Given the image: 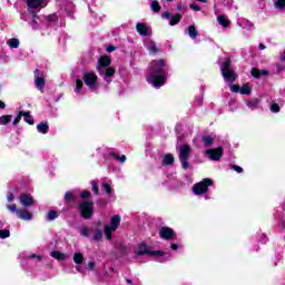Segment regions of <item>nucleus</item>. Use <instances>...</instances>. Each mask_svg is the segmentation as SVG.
Segmentation results:
<instances>
[{
  "instance_id": "1",
  "label": "nucleus",
  "mask_w": 285,
  "mask_h": 285,
  "mask_svg": "<svg viewBox=\"0 0 285 285\" xmlns=\"http://www.w3.org/2000/svg\"><path fill=\"white\" fill-rule=\"evenodd\" d=\"M168 75V63L164 59L154 60L149 63V72L147 75L148 83L154 88H161L166 83Z\"/></svg>"
},
{
  "instance_id": "2",
  "label": "nucleus",
  "mask_w": 285,
  "mask_h": 285,
  "mask_svg": "<svg viewBox=\"0 0 285 285\" xmlns=\"http://www.w3.org/2000/svg\"><path fill=\"white\" fill-rule=\"evenodd\" d=\"M110 63H112V60L108 56H101L97 63V70L107 83L112 81V77L116 72L115 68L110 67Z\"/></svg>"
},
{
  "instance_id": "3",
  "label": "nucleus",
  "mask_w": 285,
  "mask_h": 285,
  "mask_svg": "<svg viewBox=\"0 0 285 285\" xmlns=\"http://www.w3.org/2000/svg\"><path fill=\"white\" fill-rule=\"evenodd\" d=\"M178 151V159L181 164V168L184 170H188L190 168V163L188 160L190 159V154L193 153V148H190V145H180L177 148Z\"/></svg>"
},
{
  "instance_id": "4",
  "label": "nucleus",
  "mask_w": 285,
  "mask_h": 285,
  "mask_svg": "<svg viewBox=\"0 0 285 285\" xmlns=\"http://www.w3.org/2000/svg\"><path fill=\"white\" fill-rule=\"evenodd\" d=\"M220 72L225 81H228L229 83H233V81L237 79V73H235L233 68H230V58H226V60L220 65Z\"/></svg>"
},
{
  "instance_id": "5",
  "label": "nucleus",
  "mask_w": 285,
  "mask_h": 285,
  "mask_svg": "<svg viewBox=\"0 0 285 285\" xmlns=\"http://www.w3.org/2000/svg\"><path fill=\"white\" fill-rule=\"evenodd\" d=\"M119 224H121V217L119 215H115L111 217L110 225L105 226V236L108 240L112 239V233L119 228Z\"/></svg>"
},
{
  "instance_id": "6",
  "label": "nucleus",
  "mask_w": 285,
  "mask_h": 285,
  "mask_svg": "<svg viewBox=\"0 0 285 285\" xmlns=\"http://www.w3.org/2000/svg\"><path fill=\"white\" fill-rule=\"evenodd\" d=\"M136 255L141 256L146 255L147 257H164V252L161 250H150L145 243H141L137 246L135 250Z\"/></svg>"
},
{
  "instance_id": "7",
  "label": "nucleus",
  "mask_w": 285,
  "mask_h": 285,
  "mask_svg": "<svg viewBox=\"0 0 285 285\" xmlns=\"http://www.w3.org/2000/svg\"><path fill=\"white\" fill-rule=\"evenodd\" d=\"M7 208L10 213H14L18 219H22L23 222H30L32 219V214L28 209H18L16 204L7 205Z\"/></svg>"
},
{
  "instance_id": "8",
  "label": "nucleus",
  "mask_w": 285,
  "mask_h": 285,
  "mask_svg": "<svg viewBox=\"0 0 285 285\" xmlns=\"http://www.w3.org/2000/svg\"><path fill=\"white\" fill-rule=\"evenodd\" d=\"M209 186H213V179L204 178L202 181L193 186V191L196 195H205V193H208Z\"/></svg>"
},
{
  "instance_id": "9",
  "label": "nucleus",
  "mask_w": 285,
  "mask_h": 285,
  "mask_svg": "<svg viewBox=\"0 0 285 285\" xmlns=\"http://www.w3.org/2000/svg\"><path fill=\"white\" fill-rule=\"evenodd\" d=\"M97 79L98 77L95 72H86L82 77V80L89 90H97V88H99V82Z\"/></svg>"
},
{
  "instance_id": "10",
  "label": "nucleus",
  "mask_w": 285,
  "mask_h": 285,
  "mask_svg": "<svg viewBox=\"0 0 285 285\" xmlns=\"http://www.w3.org/2000/svg\"><path fill=\"white\" fill-rule=\"evenodd\" d=\"M94 204L92 202H82L80 205H79V210L83 217V219H90V217H92L94 213H95V209H94Z\"/></svg>"
},
{
  "instance_id": "11",
  "label": "nucleus",
  "mask_w": 285,
  "mask_h": 285,
  "mask_svg": "<svg viewBox=\"0 0 285 285\" xmlns=\"http://www.w3.org/2000/svg\"><path fill=\"white\" fill-rule=\"evenodd\" d=\"M205 155H207L212 161H219L224 155V148L217 147L214 149H207Z\"/></svg>"
},
{
  "instance_id": "12",
  "label": "nucleus",
  "mask_w": 285,
  "mask_h": 285,
  "mask_svg": "<svg viewBox=\"0 0 285 285\" xmlns=\"http://www.w3.org/2000/svg\"><path fill=\"white\" fill-rule=\"evenodd\" d=\"M27 6L30 10H41V8H46L48 3H46V0H27Z\"/></svg>"
},
{
  "instance_id": "13",
  "label": "nucleus",
  "mask_w": 285,
  "mask_h": 285,
  "mask_svg": "<svg viewBox=\"0 0 285 285\" xmlns=\"http://www.w3.org/2000/svg\"><path fill=\"white\" fill-rule=\"evenodd\" d=\"M159 235L161 239H175V230L169 227H161L159 229Z\"/></svg>"
},
{
  "instance_id": "14",
  "label": "nucleus",
  "mask_w": 285,
  "mask_h": 285,
  "mask_svg": "<svg viewBox=\"0 0 285 285\" xmlns=\"http://www.w3.org/2000/svg\"><path fill=\"white\" fill-rule=\"evenodd\" d=\"M19 200H20V204H22L24 206V208L35 206V199L32 198V196H30L28 194L20 195Z\"/></svg>"
},
{
  "instance_id": "15",
  "label": "nucleus",
  "mask_w": 285,
  "mask_h": 285,
  "mask_svg": "<svg viewBox=\"0 0 285 285\" xmlns=\"http://www.w3.org/2000/svg\"><path fill=\"white\" fill-rule=\"evenodd\" d=\"M136 29L138 35H140L141 37H148L150 35V29H148V26H146V23L144 22H138L136 24Z\"/></svg>"
},
{
  "instance_id": "16",
  "label": "nucleus",
  "mask_w": 285,
  "mask_h": 285,
  "mask_svg": "<svg viewBox=\"0 0 285 285\" xmlns=\"http://www.w3.org/2000/svg\"><path fill=\"white\" fill-rule=\"evenodd\" d=\"M39 72V70H36V73ZM35 86L40 90V92H43V88L46 87V79L43 77L36 75L35 76Z\"/></svg>"
},
{
  "instance_id": "17",
  "label": "nucleus",
  "mask_w": 285,
  "mask_h": 285,
  "mask_svg": "<svg viewBox=\"0 0 285 285\" xmlns=\"http://www.w3.org/2000/svg\"><path fill=\"white\" fill-rule=\"evenodd\" d=\"M250 75L255 79H259V77H267L268 70H266V69L259 70V69L254 68V69H252Z\"/></svg>"
},
{
  "instance_id": "18",
  "label": "nucleus",
  "mask_w": 285,
  "mask_h": 285,
  "mask_svg": "<svg viewBox=\"0 0 285 285\" xmlns=\"http://www.w3.org/2000/svg\"><path fill=\"white\" fill-rule=\"evenodd\" d=\"M145 47L147 48V50H149V52H154V53L159 52V49L157 48V43H155V41L153 40H147L145 42Z\"/></svg>"
},
{
  "instance_id": "19",
  "label": "nucleus",
  "mask_w": 285,
  "mask_h": 285,
  "mask_svg": "<svg viewBox=\"0 0 285 285\" xmlns=\"http://www.w3.org/2000/svg\"><path fill=\"white\" fill-rule=\"evenodd\" d=\"M91 233H94L92 239L95 242H101V239H104V232L99 228H91Z\"/></svg>"
},
{
  "instance_id": "20",
  "label": "nucleus",
  "mask_w": 285,
  "mask_h": 285,
  "mask_svg": "<svg viewBox=\"0 0 285 285\" xmlns=\"http://www.w3.org/2000/svg\"><path fill=\"white\" fill-rule=\"evenodd\" d=\"M175 164V156L173 154H167L163 158L164 166H173Z\"/></svg>"
},
{
  "instance_id": "21",
  "label": "nucleus",
  "mask_w": 285,
  "mask_h": 285,
  "mask_svg": "<svg viewBox=\"0 0 285 285\" xmlns=\"http://www.w3.org/2000/svg\"><path fill=\"white\" fill-rule=\"evenodd\" d=\"M42 257L37 254H31L27 256V264H37L38 262H41Z\"/></svg>"
},
{
  "instance_id": "22",
  "label": "nucleus",
  "mask_w": 285,
  "mask_h": 285,
  "mask_svg": "<svg viewBox=\"0 0 285 285\" xmlns=\"http://www.w3.org/2000/svg\"><path fill=\"white\" fill-rule=\"evenodd\" d=\"M50 255L53 257V259H58L59 262H63V259H67L66 254L59 250H53L50 253Z\"/></svg>"
},
{
  "instance_id": "23",
  "label": "nucleus",
  "mask_w": 285,
  "mask_h": 285,
  "mask_svg": "<svg viewBox=\"0 0 285 285\" xmlns=\"http://www.w3.org/2000/svg\"><path fill=\"white\" fill-rule=\"evenodd\" d=\"M20 115L24 117V121L30 126H35V119L30 116V111H20Z\"/></svg>"
},
{
  "instance_id": "24",
  "label": "nucleus",
  "mask_w": 285,
  "mask_h": 285,
  "mask_svg": "<svg viewBox=\"0 0 285 285\" xmlns=\"http://www.w3.org/2000/svg\"><path fill=\"white\" fill-rule=\"evenodd\" d=\"M217 22L219 23V26H223V28H228V26H230V21L224 16H218Z\"/></svg>"
},
{
  "instance_id": "25",
  "label": "nucleus",
  "mask_w": 285,
  "mask_h": 285,
  "mask_svg": "<svg viewBox=\"0 0 285 285\" xmlns=\"http://www.w3.org/2000/svg\"><path fill=\"white\" fill-rule=\"evenodd\" d=\"M187 32H188L190 39H197L198 32H197V28H195V24L189 26L187 29Z\"/></svg>"
},
{
  "instance_id": "26",
  "label": "nucleus",
  "mask_w": 285,
  "mask_h": 285,
  "mask_svg": "<svg viewBox=\"0 0 285 285\" xmlns=\"http://www.w3.org/2000/svg\"><path fill=\"white\" fill-rule=\"evenodd\" d=\"M48 129H49L48 124L41 122V124L37 125V130H38V132H41V135H47Z\"/></svg>"
},
{
  "instance_id": "27",
  "label": "nucleus",
  "mask_w": 285,
  "mask_h": 285,
  "mask_svg": "<svg viewBox=\"0 0 285 285\" xmlns=\"http://www.w3.org/2000/svg\"><path fill=\"white\" fill-rule=\"evenodd\" d=\"M73 262H75V264H77L78 266H81V264H83V254H81V253H75V254H73Z\"/></svg>"
},
{
  "instance_id": "28",
  "label": "nucleus",
  "mask_w": 285,
  "mask_h": 285,
  "mask_svg": "<svg viewBox=\"0 0 285 285\" xmlns=\"http://www.w3.org/2000/svg\"><path fill=\"white\" fill-rule=\"evenodd\" d=\"M203 142H204V146H205L206 148H210V146H212L213 144H215V139H214L213 137H210V136H204V137H203Z\"/></svg>"
},
{
  "instance_id": "29",
  "label": "nucleus",
  "mask_w": 285,
  "mask_h": 285,
  "mask_svg": "<svg viewBox=\"0 0 285 285\" xmlns=\"http://www.w3.org/2000/svg\"><path fill=\"white\" fill-rule=\"evenodd\" d=\"M40 20H39V17H37V16H33L32 17V20H31V28L33 29V30H39V28H41V23L39 22Z\"/></svg>"
},
{
  "instance_id": "30",
  "label": "nucleus",
  "mask_w": 285,
  "mask_h": 285,
  "mask_svg": "<svg viewBox=\"0 0 285 285\" xmlns=\"http://www.w3.org/2000/svg\"><path fill=\"white\" fill-rule=\"evenodd\" d=\"M12 121V115H4L0 117V126H6Z\"/></svg>"
},
{
  "instance_id": "31",
  "label": "nucleus",
  "mask_w": 285,
  "mask_h": 285,
  "mask_svg": "<svg viewBox=\"0 0 285 285\" xmlns=\"http://www.w3.org/2000/svg\"><path fill=\"white\" fill-rule=\"evenodd\" d=\"M7 46H9V48H19V39L17 38H11L7 41Z\"/></svg>"
},
{
  "instance_id": "32",
  "label": "nucleus",
  "mask_w": 285,
  "mask_h": 285,
  "mask_svg": "<svg viewBox=\"0 0 285 285\" xmlns=\"http://www.w3.org/2000/svg\"><path fill=\"white\" fill-rule=\"evenodd\" d=\"M181 21V14L176 13L170 20H169V26H177Z\"/></svg>"
},
{
  "instance_id": "33",
  "label": "nucleus",
  "mask_w": 285,
  "mask_h": 285,
  "mask_svg": "<svg viewBox=\"0 0 285 285\" xmlns=\"http://www.w3.org/2000/svg\"><path fill=\"white\" fill-rule=\"evenodd\" d=\"M274 8L279 11L285 10V0H276Z\"/></svg>"
},
{
  "instance_id": "34",
  "label": "nucleus",
  "mask_w": 285,
  "mask_h": 285,
  "mask_svg": "<svg viewBox=\"0 0 285 285\" xmlns=\"http://www.w3.org/2000/svg\"><path fill=\"white\" fill-rule=\"evenodd\" d=\"M82 88H83V81H81V79H77L76 88H75L76 95H79V92H81Z\"/></svg>"
},
{
  "instance_id": "35",
  "label": "nucleus",
  "mask_w": 285,
  "mask_h": 285,
  "mask_svg": "<svg viewBox=\"0 0 285 285\" xmlns=\"http://www.w3.org/2000/svg\"><path fill=\"white\" fill-rule=\"evenodd\" d=\"M90 233H92V228H88V227L80 228V235L82 237H90Z\"/></svg>"
},
{
  "instance_id": "36",
  "label": "nucleus",
  "mask_w": 285,
  "mask_h": 285,
  "mask_svg": "<svg viewBox=\"0 0 285 285\" xmlns=\"http://www.w3.org/2000/svg\"><path fill=\"white\" fill-rule=\"evenodd\" d=\"M57 217H59V213L55 210L49 212L47 215L48 222H53V219H57Z\"/></svg>"
},
{
  "instance_id": "37",
  "label": "nucleus",
  "mask_w": 285,
  "mask_h": 285,
  "mask_svg": "<svg viewBox=\"0 0 285 285\" xmlns=\"http://www.w3.org/2000/svg\"><path fill=\"white\" fill-rule=\"evenodd\" d=\"M150 8L154 12H159V10H161V6H159L157 0L151 1Z\"/></svg>"
},
{
  "instance_id": "38",
  "label": "nucleus",
  "mask_w": 285,
  "mask_h": 285,
  "mask_svg": "<svg viewBox=\"0 0 285 285\" xmlns=\"http://www.w3.org/2000/svg\"><path fill=\"white\" fill-rule=\"evenodd\" d=\"M99 180H92L91 181V189L95 193V195H99Z\"/></svg>"
},
{
  "instance_id": "39",
  "label": "nucleus",
  "mask_w": 285,
  "mask_h": 285,
  "mask_svg": "<svg viewBox=\"0 0 285 285\" xmlns=\"http://www.w3.org/2000/svg\"><path fill=\"white\" fill-rule=\"evenodd\" d=\"M111 157L116 159L117 161H120V164H125L126 161V155H119V154H112Z\"/></svg>"
},
{
  "instance_id": "40",
  "label": "nucleus",
  "mask_w": 285,
  "mask_h": 285,
  "mask_svg": "<svg viewBox=\"0 0 285 285\" xmlns=\"http://www.w3.org/2000/svg\"><path fill=\"white\" fill-rule=\"evenodd\" d=\"M10 237V229H0V239H8Z\"/></svg>"
},
{
  "instance_id": "41",
  "label": "nucleus",
  "mask_w": 285,
  "mask_h": 285,
  "mask_svg": "<svg viewBox=\"0 0 285 285\" xmlns=\"http://www.w3.org/2000/svg\"><path fill=\"white\" fill-rule=\"evenodd\" d=\"M102 190H105L107 195H112V187H110V184L108 183H102Z\"/></svg>"
},
{
  "instance_id": "42",
  "label": "nucleus",
  "mask_w": 285,
  "mask_h": 285,
  "mask_svg": "<svg viewBox=\"0 0 285 285\" xmlns=\"http://www.w3.org/2000/svg\"><path fill=\"white\" fill-rule=\"evenodd\" d=\"M240 95H250V86L248 85H244L240 89H239Z\"/></svg>"
},
{
  "instance_id": "43",
  "label": "nucleus",
  "mask_w": 285,
  "mask_h": 285,
  "mask_svg": "<svg viewBox=\"0 0 285 285\" xmlns=\"http://www.w3.org/2000/svg\"><path fill=\"white\" fill-rule=\"evenodd\" d=\"M269 109L271 112H279V105L276 102H272Z\"/></svg>"
},
{
  "instance_id": "44",
  "label": "nucleus",
  "mask_w": 285,
  "mask_h": 285,
  "mask_svg": "<svg viewBox=\"0 0 285 285\" xmlns=\"http://www.w3.org/2000/svg\"><path fill=\"white\" fill-rule=\"evenodd\" d=\"M248 108H257L259 106V100L255 99L249 102H247Z\"/></svg>"
},
{
  "instance_id": "45",
  "label": "nucleus",
  "mask_w": 285,
  "mask_h": 285,
  "mask_svg": "<svg viewBox=\"0 0 285 285\" xmlns=\"http://www.w3.org/2000/svg\"><path fill=\"white\" fill-rule=\"evenodd\" d=\"M73 194L72 191H67L65 194V202H72Z\"/></svg>"
},
{
  "instance_id": "46",
  "label": "nucleus",
  "mask_w": 285,
  "mask_h": 285,
  "mask_svg": "<svg viewBox=\"0 0 285 285\" xmlns=\"http://www.w3.org/2000/svg\"><path fill=\"white\" fill-rule=\"evenodd\" d=\"M65 10H67V14L68 17H70V14H72V10H73V7H72V3H68L67 7L65 8Z\"/></svg>"
},
{
  "instance_id": "47",
  "label": "nucleus",
  "mask_w": 285,
  "mask_h": 285,
  "mask_svg": "<svg viewBox=\"0 0 285 285\" xmlns=\"http://www.w3.org/2000/svg\"><path fill=\"white\" fill-rule=\"evenodd\" d=\"M22 117H23V115H21V111H19L18 116L13 120V126H17L19 124V121H21Z\"/></svg>"
},
{
  "instance_id": "48",
  "label": "nucleus",
  "mask_w": 285,
  "mask_h": 285,
  "mask_svg": "<svg viewBox=\"0 0 285 285\" xmlns=\"http://www.w3.org/2000/svg\"><path fill=\"white\" fill-rule=\"evenodd\" d=\"M232 170H235L236 173H244V168L237 165H232Z\"/></svg>"
},
{
  "instance_id": "49",
  "label": "nucleus",
  "mask_w": 285,
  "mask_h": 285,
  "mask_svg": "<svg viewBox=\"0 0 285 285\" xmlns=\"http://www.w3.org/2000/svg\"><path fill=\"white\" fill-rule=\"evenodd\" d=\"M189 8H190V10H194L195 12H199V10H202V8L199 6L194 4V3L189 4Z\"/></svg>"
},
{
  "instance_id": "50",
  "label": "nucleus",
  "mask_w": 285,
  "mask_h": 285,
  "mask_svg": "<svg viewBox=\"0 0 285 285\" xmlns=\"http://www.w3.org/2000/svg\"><path fill=\"white\" fill-rule=\"evenodd\" d=\"M229 88H230L232 92H239V90H240L239 86H237V85H230Z\"/></svg>"
},
{
  "instance_id": "51",
  "label": "nucleus",
  "mask_w": 285,
  "mask_h": 285,
  "mask_svg": "<svg viewBox=\"0 0 285 285\" xmlns=\"http://www.w3.org/2000/svg\"><path fill=\"white\" fill-rule=\"evenodd\" d=\"M80 197H81L82 199H88V197H90V191L83 190V191L81 193Z\"/></svg>"
},
{
  "instance_id": "52",
  "label": "nucleus",
  "mask_w": 285,
  "mask_h": 285,
  "mask_svg": "<svg viewBox=\"0 0 285 285\" xmlns=\"http://www.w3.org/2000/svg\"><path fill=\"white\" fill-rule=\"evenodd\" d=\"M95 266H97V264L95 262H89L87 265L88 271H95Z\"/></svg>"
},
{
  "instance_id": "53",
  "label": "nucleus",
  "mask_w": 285,
  "mask_h": 285,
  "mask_svg": "<svg viewBox=\"0 0 285 285\" xmlns=\"http://www.w3.org/2000/svg\"><path fill=\"white\" fill-rule=\"evenodd\" d=\"M48 21H59V17H57V14H50L49 17H48Z\"/></svg>"
},
{
  "instance_id": "54",
  "label": "nucleus",
  "mask_w": 285,
  "mask_h": 285,
  "mask_svg": "<svg viewBox=\"0 0 285 285\" xmlns=\"http://www.w3.org/2000/svg\"><path fill=\"white\" fill-rule=\"evenodd\" d=\"M276 71H277V72H284V71H285V65H278V66L276 67Z\"/></svg>"
},
{
  "instance_id": "55",
  "label": "nucleus",
  "mask_w": 285,
  "mask_h": 285,
  "mask_svg": "<svg viewBox=\"0 0 285 285\" xmlns=\"http://www.w3.org/2000/svg\"><path fill=\"white\" fill-rule=\"evenodd\" d=\"M115 50H117V47H115V46L107 47V52H115Z\"/></svg>"
},
{
  "instance_id": "56",
  "label": "nucleus",
  "mask_w": 285,
  "mask_h": 285,
  "mask_svg": "<svg viewBox=\"0 0 285 285\" xmlns=\"http://www.w3.org/2000/svg\"><path fill=\"white\" fill-rule=\"evenodd\" d=\"M163 19H170V12L168 11H165L163 14H161Z\"/></svg>"
},
{
  "instance_id": "57",
  "label": "nucleus",
  "mask_w": 285,
  "mask_h": 285,
  "mask_svg": "<svg viewBox=\"0 0 285 285\" xmlns=\"http://www.w3.org/2000/svg\"><path fill=\"white\" fill-rule=\"evenodd\" d=\"M243 28H247V30H255V24L248 22L247 27H243Z\"/></svg>"
},
{
  "instance_id": "58",
  "label": "nucleus",
  "mask_w": 285,
  "mask_h": 285,
  "mask_svg": "<svg viewBox=\"0 0 285 285\" xmlns=\"http://www.w3.org/2000/svg\"><path fill=\"white\" fill-rule=\"evenodd\" d=\"M170 248H171V250H177V248H179V246L177 244H171Z\"/></svg>"
},
{
  "instance_id": "59",
  "label": "nucleus",
  "mask_w": 285,
  "mask_h": 285,
  "mask_svg": "<svg viewBox=\"0 0 285 285\" xmlns=\"http://www.w3.org/2000/svg\"><path fill=\"white\" fill-rule=\"evenodd\" d=\"M258 50H266V45H264V43H259V46H258Z\"/></svg>"
},
{
  "instance_id": "60",
  "label": "nucleus",
  "mask_w": 285,
  "mask_h": 285,
  "mask_svg": "<svg viewBox=\"0 0 285 285\" xmlns=\"http://www.w3.org/2000/svg\"><path fill=\"white\" fill-rule=\"evenodd\" d=\"M8 202H14V195L9 194V196H8Z\"/></svg>"
},
{
  "instance_id": "61",
  "label": "nucleus",
  "mask_w": 285,
  "mask_h": 285,
  "mask_svg": "<svg viewBox=\"0 0 285 285\" xmlns=\"http://www.w3.org/2000/svg\"><path fill=\"white\" fill-rule=\"evenodd\" d=\"M4 226H6V220H0V230H3Z\"/></svg>"
},
{
  "instance_id": "62",
  "label": "nucleus",
  "mask_w": 285,
  "mask_h": 285,
  "mask_svg": "<svg viewBox=\"0 0 285 285\" xmlns=\"http://www.w3.org/2000/svg\"><path fill=\"white\" fill-rule=\"evenodd\" d=\"M0 108H1V109L6 108V102H3V101L0 100Z\"/></svg>"
},
{
  "instance_id": "63",
  "label": "nucleus",
  "mask_w": 285,
  "mask_h": 285,
  "mask_svg": "<svg viewBox=\"0 0 285 285\" xmlns=\"http://www.w3.org/2000/svg\"><path fill=\"white\" fill-rule=\"evenodd\" d=\"M177 10H178L179 12H181V10H184V8L181 7V4H178V6H177Z\"/></svg>"
},
{
  "instance_id": "64",
  "label": "nucleus",
  "mask_w": 285,
  "mask_h": 285,
  "mask_svg": "<svg viewBox=\"0 0 285 285\" xmlns=\"http://www.w3.org/2000/svg\"><path fill=\"white\" fill-rule=\"evenodd\" d=\"M199 1L200 3H207L208 0H197Z\"/></svg>"
}]
</instances>
